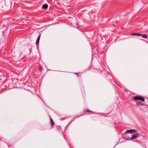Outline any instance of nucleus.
<instances>
[{
  "label": "nucleus",
  "mask_w": 148,
  "mask_h": 148,
  "mask_svg": "<svg viewBox=\"0 0 148 148\" xmlns=\"http://www.w3.org/2000/svg\"><path fill=\"white\" fill-rule=\"evenodd\" d=\"M137 132V130H127L126 131V132H128L130 133H132L136 132Z\"/></svg>",
  "instance_id": "f257e3e1"
},
{
  "label": "nucleus",
  "mask_w": 148,
  "mask_h": 148,
  "mask_svg": "<svg viewBox=\"0 0 148 148\" xmlns=\"http://www.w3.org/2000/svg\"><path fill=\"white\" fill-rule=\"evenodd\" d=\"M138 134L137 133H136L135 134L132 135L131 138V139H133L135 138L138 137Z\"/></svg>",
  "instance_id": "f03ea898"
},
{
  "label": "nucleus",
  "mask_w": 148,
  "mask_h": 148,
  "mask_svg": "<svg viewBox=\"0 0 148 148\" xmlns=\"http://www.w3.org/2000/svg\"><path fill=\"white\" fill-rule=\"evenodd\" d=\"M40 35H41L40 34L39 35V36L38 37V38L36 40V45H37L39 43V41L40 37Z\"/></svg>",
  "instance_id": "7ed1b4c3"
},
{
  "label": "nucleus",
  "mask_w": 148,
  "mask_h": 148,
  "mask_svg": "<svg viewBox=\"0 0 148 148\" xmlns=\"http://www.w3.org/2000/svg\"><path fill=\"white\" fill-rule=\"evenodd\" d=\"M48 6V5L47 4H45L42 5V7L44 9H46L47 8Z\"/></svg>",
  "instance_id": "20e7f679"
},
{
  "label": "nucleus",
  "mask_w": 148,
  "mask_h": 148,
  "mask_svg": "<svg viewBox=\"0 0 148 148\" xmlns=\"http://www.w3.org/2000/svg\"><path fill=\"white\" fill-rule=\"evenodd\" d=\"M138 100H140L141 101H144L145 99L143 97L140 96Z\"/></svg>",
  "instance_id": "39448f33"
},
{
  "label": "nucleus",
  "mask_w": 148,
  "mask_h": 148,
  "mask_svg": "<svg viewBox=\"0 0 148 148\" xmlns=\"http://www.w3.org/2000/svg\"><path fill=\"white\" fill-rule=\"evenodd\" d=\"M141 36L144 38H146L147 37V36L145 34H142Z\"/></svg>",
  "instance_id": "423d86ee"
},
{
  "label": "nucleus",
  "mask_w": 148,
  "mask_h": 148,
  "mask_svg": "<svg viewBox=\"0 0 148 148\" xmlns=\"http://www.w3.org/2000/svg\"><path fill=\"white\" fill-rule=\"evenodd\" d=\"M140 96L135 97H134V99L136 100H138Z\"/></svg>",
  "instance_id": "0eeeda50"
},
{
  "label": "nucleus",
  "mask_w": 148,
  "mask_h": 148,
  "mask_svg": "<svg viewBox=\"0 0 148 148\" xmlns=\"http://www.w3.org/2000/svg\"><path fill=\"white\" fill-rule=\"evenodd\" d=\"M51 123L52 125L54 124V122L52 119H51Z\"/></svg>",
  "instance_id": "6e6552de"
},
{
  "label": "nucleus",
  "mask_w": 148,
  "mask_h": 148,
  "mask_svg": "<svg viewBox=\"0 0 148 148\" xmlns=\"http://www.w3.org/2000/svg\"><path fill=\"white\" fill-rule=\"evenodd\" d=\"M134 35L140 36H141L142 34H134Z\"/></svg>",
  "instance_id": "1a4fd4ad"
},
{
  "label": "nucleus",
  "mask_w": 148,
  "mask_h": 148,
  "mask_svg": "<svg viewBox=\"0 0 148 148\" xmlns=\"http://www.w3.org/2000/svg\"><path fill=\"white\" fill-rule=\"evenodd\" d=\"M88 112H91V111H90V110H88Z\"/></svg>",
  "instance_id": "9d476101"
},
{
  "label": "nucleus",
  "mask_w": 148,
  "mask_h": 148,
  "mask_svg": "<svg viewBox=\"0 0 148 148\" xmlns=\"http://www.w3.org/2000/svg\"><path fill=\"white\" fill-rule=\"evenodd\" d=\"M140 104H141V103H140ZM142 105H143V104H141Z\"/></svg>",
  "instance_id": "9b49d317"
}]
</instances>
